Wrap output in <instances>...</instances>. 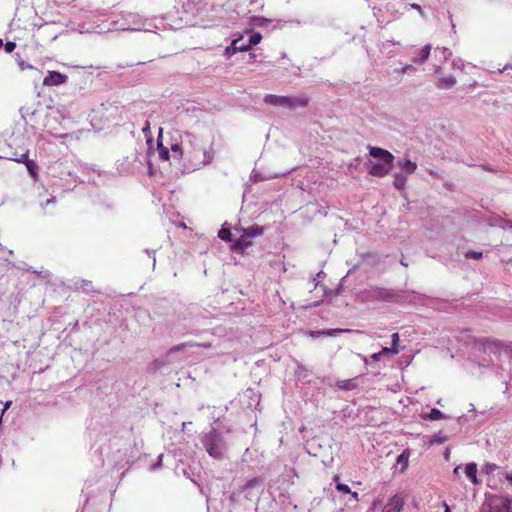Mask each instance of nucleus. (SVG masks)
I'll use <instances>...</instances> for the list:
<instances>
[{"instance_id": "obj_1", "label": "nucleus", "mask_w": 512, "mask_h": 512, "mask_svg": "<svg viewBox=\"0 0 512 512\" xmlns=\"http://www.w3.org/2000/svg\"><path fill=\"white\" fill-rule=\"evenodd\" d=\"M183 142L185 165L188 169L196 170L212 161L213 154L201 145L200 140L195 135L186 132L183 135Z\"/></svg>"}, {"instance_id": "obj_2", "label": "nucleus", "mask_w": 512, "mask_h": 512, "mask_svg": "<svg viewBox=\"0 0 512 512\" xmlns=\"http://www.w3.org/2000/svg\"><path fill=\"white\" fill-rule=\"evenodd\" d=\"M228 433L211 428L203 433L200 438L201 444L210 457L216 460H222L226 457L228 451Z\"/></svg>"}, {"instance_id": "obj_3", "label": "nucleus", "mask_w": 512, "mask_h": 512, "mask_svg": "<svg viewBox=\"0 0 512 512\" xmlns=\"http://www.w3.org/2000/svg\"><path fill=\"white\" fill-rule=\"evenodd\" d=\"M475 351L478 353L476 360L478 367H491L498 374L499 366L496 362L500 361L502 354L500 343L488 339L480 340L475 344Z\"/></svg>"}, {"instance_id": "obj_4", "label": "nucleus", "mask_w": 512, "mask_h": 512, "mask_svg": "<svg viewBox=\"0 0 512 512\" xmlns=\"http://www.w3.org/2000/svg\"><path fill=\"white\" fill-rule=\"evenodd\" d=\"M131 14L124 15H110L102 23L95 27L97 33H106L110 31H128V30H140L141 23L139 21L130 20Z\"/></svg>"}, {"instance_id": "obj_5", "label": "nucleus", "mask_w": 512, "mask_h": 512, "mask_svg": "<svg viewBox=\"0 0 512 512\" xmlns=\"http://www.w3.org/2000/svg\"><path fill=\"white\" fill-rule=\"evenodd\" d=\"M369 154L373 158L382 160V163H371L369 174L377 177H384L389 174L394 161L393 154L380 147H370Z\"/></svg>"}, {"instance_id": "obj_6", "label": "nucleus", "mask_w": 512, "mask_h": 512, "mask_svg": "<svg viewBox=\"0 0 512 512\" xmlns=\"http://www.w3.org/2000/svg\"><path fill=\"white\" fill-rule=\"evenodd\" d=\"M264 102L272 106L295 110L298 107H306L309 103V99L306 96L289 97L268 94L264 97Z\"/></svg>"}, {"instance_id": "obj_7", "label": "nucleus", "mask_w": 512, "mask_h": 512, "mask_svg": "<svg viewBox=\"0 0 512 512\" xmlns=\"http://www.w3.org/2000/svg\"><path fill=\"white\" fill-rule=\"evenodd\" d=\"M263 490V480L260 477H254L247 481L244 485L240 486L231 493L230 499L233 502L239 500L241 494L247 500H252L258 493Z\"/></svg>"}, {"instance_id": "obj_8", "label": "nucleus", "mask_w": 512, "mask_h": 512, "mask_svg": "<svg viewBox=\"0 0 512 512\" xmlns=\"http://www.w3.org/2000/svg\"><path fill=\"white\" fill-rule=\"evenodd\" d=\"M481 512H512V501L505 495L490 496L482 504Z\"/></svg>"}, {"instance_id": "obj_9", "label": "nucleus", "mask_w": 512, "mask_h": 512, "mask_svg": "<svg viewBox=\"0 0 512 512\" xmlns=\"http://www.w3.org/2000/svg\"><path fill=\"white\" fill-rule=\"evenodd\" d=\"M406 495L404 493H396L389 498L384 508L390 512H401L405 504Z\"/></svg>"}, {"instance_id": "obj_10", "label": "nucleus", "mask_w": 512, "mask_h": 512, "mask_svg": "<svg viewBox=\"0 0 512 512\" xmlns=\"http://www.w3.org/2000/svg\"><path fill=\"white\" fill-rule=\"evenodd\" d=\"M250 49V46L248 44V41H244L243 37H239L237 39H234L231 44L226 47L225 49V56L231 57L236 52H244L248 51Z\"/></svg>"}, {"instance_id": "obj_11", "label": "nucleus", "mask_w": 512, "mask_h": 512, "mask_svg": "<svg viewBox=\"0 0 512 512\" xmlns=\"http://www.w3.org/2000/svg\"><path fill=\"white\" fill-rule=\"evenodd\" d=\"M67 79V75H64L58 71H49L48 75L43 80V85L56 86L65 83Z\"/></svg>"}, {"instance_id": "obj_12", "label": "nucleus", "mask_w": 512, "mask_h": 512, "mask_svg": "<svg viewBox=\"0 0 512 512\" xmlns=\"http://www.w3.org/2000/svg\"><path fill=\"white\" fill-rule=\"evenodd\" d=\"M13 161H16L18 163H24L30 176L34 179L37 177L38 172V165L35 163V161L30 160L28 158V151L25 153H22L20 158H13Z\"/></svg>"}, {"instance_id": "obj_13", "label": "nucleus", "mask_w": 512, "mask_h": 512, "mask_svg": "<svg viewBox=\"0 0 512 512\" xmlns=\"http://www.w3.org/2000/svg\"><path fill=\"white\" fill-rule=\"evenodd\" d=\"M252 246V241L244 233L233 243L232 250L235 253L244 254L245 250Z\"/></svg>"}, {"instance_id": "obj_14", "label": "nucleus", "mask_w": 512, "mask_h": 512, "mask_svg": "<svg viewBox=\"0 0 512 512\" xmlns=\"http://www.w3.org/2000/svg\"><path fill=\"white\" fill-rule=\"evenodd\" d=\"M397 166L401 169V173H403L405 176L413 174L417 169V164L412 162L407 157L398 159Z\"/></svg>"}, {"instance_id": "obj_15", "label": "nucleus", "mask_w": 512, "mask_h": 512, "mask_svg": "<svg viewBox=\"0 0 512 512\" xmlns=\"http://www.w3.org/2000/svg\"><path fill=\"white\" fill-rule=\"evenodd\" d=\"M170 152L174 159H182L185 161V148L183 142V136H181L180 142H174L170 145Z\"/></svg>"}, {"instance_id": "obj_16", "label": "nucleus", "mask_w": 512, "mask_h": 512, "mask_svg": "<svg viewBox=\"0 0 512 512\" xmlns=\"http://www.w3.org/2000/svg\"><path fill=\"white\" fill-rule=\"evenodd\" d=\"M369 296L374 299L389 301L392 294L384 288H373L369 291Z\"/></svg>"}, {"instance_id": "obj_17", "label": "nucleus", "mask_w": 512, "mask_h": 512, "mask_svg": "<svg viewBox=\"0 0 512 512\" xmlns=\"http://www.w3.org/2000/svg\"><path fill=\"white\" fill-rule=\"evenodd\" d=\"M465 475L466 477L473 483L478 484L479 480L477 478V465L474 462L468 463L465 466Z\"/></svg>"}, {"instance_id": "obj_18", "label": "nucleus", "mask_w": 512, "mask_h": 512, "mask_svg": "<svg viewBox=\"0 0 512 512\" xmlns=\"http://www.w3.org/2000/svg\"><path fill=\"white\" fill-rule=\"evenodd\" d=\"M430 51H431V45H429V44L425 45L420 50L419 56L413 58V60H412L413 63H415V64H423V63H425L428 60V58H429Z\"/></svg>"}, {"instance_id": "obj_19", "label": "nucleus", "mask_w": 512, "mask_h": 512, "mask_svg": "<svg viewBox=\"0 0 512 512\" xmlns=\"http://www.w3.org/2000/svg\"><path fill=\"white\" fill-rule=\"evenodd\" d=\"M263 232L264 228L259 225H252L243 230V233L249 238L260 236Z\"/></svg>"}, {"instance_id": "obj_20", "label": "nucleus", "mask_w": 512, "mask_h": 512, "mask_svg": "<svg viewBox=\"0 0 512 512\" xmlns=\"http://www.w3.org/2000/svg\"><path fill=\"white\" fill-rule=\"evenodd\" d=\"M421 417L423 419L435 421V420L444 419L445 415L439 409L432 408L429 413L423 414V415H421Z\"/></svg>"}, {"instance_id": "obj_21", "label": "nucleus", "mask_w": 512, "mask_h": 512, "mask_svg": "<svg viewBox=\"0 0 512 512\" xmlns=\"http://www.w3.org/2000/svg\"><path fill=\"white\" fill-rule=\"evenodd\" d=\"M407 177L403 173H396L394 175L393 186L397 190H403L405 188Z\"/></svg>"}, {"instance_id": "obj_22", "label": "nucleus", "mask_w": 512, "mask_h": 512, "mask_svg": "<svg viewBox=\"0 0 512 512\" xmlns=\"http://www.w3.org/2000/svg\"><path fill=\"white\" fill-rule=\"evenodd\" d=\"M336 386L341 390H353L356 388V383L352 379L337 381Z\"/></svg>"}, {"instance_id": "obj_23", "label": "nucleus", "mask_w": 512, "mask_h": 512, "mask_svg": "<svg viewBox=\"0 0 512 512\" xmlns=\"http://www.w3.org/2000/svg\"><path fill=\"white\" fill-rule=\"evenodd\" d=\"M456 84V79L453 76L443 77L439 80L438 87L440 88H452Z\"/></svg>"}, {"instance_id": "obj_24", "label": "nucleus", "mask_w": 512, "mask_h": 512, "mask_svg": "<svg viewBox=\"0 0 512 512\" xmlns=\"http://www.w3.org/2000/svg\"><path fill=\"white\" fill-rule=\"evenodd\" d=\"M408 460H409V451L404 450L398 457H397V464L401 465V470H405L408 466Z\"/></svg>"}, {"instance_id": "obj_25", "label": "nucleus", "mask_w": 512, "mask_h": 512, "mask_svg": "<svg viewBox=\"0 0 512 512\" xmlns=\"http://www.w3.org/2000/svg\"><path fill=\"white\" fill-rule=\"evenodd\" d=\"M157 150L160 159L162 160H169L170 158V148L164 146L161 142L158 141L157 143Z\"/></svg>"}, {"instance_id": "obj_26", "label": "nucleus", "mask_w": 512, "mask_h": 512, "mask_svg": "<svg viewBox=\"0 0 512 512\" xmlns=\"http://www.w3.org/2000/svg\"><path fill=\"white\" fill-rule=\"evenodd\" d=\"M19 112L21 114V118L23 120H26V117L27 116H33L35 115L36 113V109L33 108L32 106H28V105H25V106H22L20 109H19Z\"/></svg>"}, {"instance_id": "obj_27", "label": "nucleus", "mask_w": 512, "mask_h": 512, "mask_svg": "<svg viewBox=\"0 0 512 512\" xmlns=\"http://www.w3.org/2000/svg\"><path fill=\"white\" fill-rule=\"evenodd\" d=\"M76 288L82 289L85 292H90L92 290V283L89 280H78L75 282Z\"/></svg>"}, {"instance_id": "obj_28", "label": "nucleus", "mask_w": 512, "mask_h": 512, "mask_svg": "<svg viewBox=\"0 0 512 512\" xmlns=\"http://www.w3.org/2000/svg\"><path fill=\"white\" fill-rule=\"evenodd\" d=\"M168 364H169V360L166 357L165 359H155L152 362L151 367L153 370L157 371V370H161L164 366H166Z\"/></svg>"}, {"instance_id": "obj_29", "label": "nucleus", "mask_w": 512, "mask_h": 512, "mask_svg": "<svg viewBox=\"0 0 512 512\" xmlns=\"http://www.w3.org/2000/svg\"><path fill=\"white\" fill-rule=\"evenodd\" d=\"M218 237L221 240H224V241H227V242H231L232 241V233H231V231L229 229L224 228V227L219 230Z\"/></svg>"}, {"instance_id": "obj_30", "label": "nucleus", "mask_w": 512, "mask_h": 512, "mask_svg": "<svg viewBox=\"0 0 512 512\" xmlns=\"http://www.w3.org/2000/svg\"><path fill=\"white\" fill-rule=\"evenodd\" d=\"M446 441H447V437L445 435H443L442 432H438V433L434 434L430 439L431 444H442Z\"/></svg>"}, {"instance_id": "obj_31", "label": "nucleus", "mask_w": 512, "mask_h": 512, "mask_svg": "<svg viewBox=\"0 0 512 512\" xmlns=\"http://www.w3.org/2000/svg\"><path fill=\"white\" fill-rule=\"evenodd\" d=\"M483 256V253L481 251H474V250H468L464 253V257L466 259H475L479 260Z\"/></svg>"}, {"instance_id": "obj_32", "label": "nucleus", "mask_w": 512, "mask_h": 512, "mask_svg": "<svg viewBox=\"0 0 512 512\" xmlns=\"http://www.w3.org/2000/svg\"><path fill=\"white\" fill-rule=\"evenodd\" d=\"M261 39L262 35L259 32H254L250 35L248 39V44L250 47L253 45H257L258 43H260Z\"/></svg>"}, {"instance_id": "obj_33", "label": "nucleus", "mask_w": 512, "mask_h": 512, "mask_svg": "<svg viewBox=\"0 0 512 512\" xmlns=\"http://www.w3.org/2000/svg\"><path fill=\"white\" fill-rule=\"evenodd\" d=\"M187 346H190V344H188V343H181V344H179V345H175V346L171 347V348L168 350V352H167V354H166V357H167V358H169V356H170L171 354H173V353H175V352H178V351H181V350H183V349H184L185 347H187Z\"/></svg>"}, {"instance_id": "obj_34", "label": "nucleus", "mask_w": 512, "mask_h": 512, "mask_svg": "<svg viewBox=\"0 0 512 512\" xmlns=\"http://www.w3.org/2000/svg\"><path fill=\"white\" fill-rule=\"evenodd\" d=\"M255 25L259 27H267L268 24L271 23L270 19L264 18V17H257L255 18Z\"/></svg>"}, {"instance_id": "obj_35", "label": "nucleus", "mask_w": 512, "mask_h": 512, "mask_svg": "<svg viewBox=\"0 0 512 512\" xmlns=\"http://www.w3.org/2000/svg\"><path fill=\"white\" fill-rule=\"evenodd\" d=\"M380 352L382 353V356L383 355H394V354H397L399 352V349L398 348H392V347H383Z\"/></svg>"}, {"instance_id": "obj_36", "label": "nucleus", "mask_w": 512, "mask_h": 512, "mask_svg": "<svg viewBox=\"0 0 512 512\" xmlns=\"http://www.w3.org/2000/svg\"><path fill=\"white\" fill-rule=\"evenodd\" d=\"M3 47H4V50L6 51V53H11L16 48V44H15V42L8 41L5 44L3 43Z\"/></svg>"}, {"instance_id": "obj_37", "label": "nucleus", "mask_w": 512, "mask_h": 512, "mask_svg": "<svg viewBox=\"0 0 512 512\" xmlns=\"http://www.w3.org/2000/svg\"><path fill=\"white\" fill-rule=\"evenodd\" d=\"M415 72H416V68L411 64L405 65L401 69V73H403V74H413Z\"/></svg>"}, {"instance_id": "obj_38", "label": "nucleus", "mask_w": 512, "mask_h": 512, "mask_svg": "<svg viewBox=\"0 0 512 512\" xmlns=\"http://www.w3.org/2000/svg\"><path fill=\"white\" fill-rule=\"evenodd\" d=\"M336 488L338 491L342 492V493H351V490H350V487L346 484H343V483H338L336 485Z\"/></svg>"}, {"instance_id": "obj_39", "label": "nucleus", "mask_w": 512, "mask_h": 512, "mask_svg": "<svg viewBox=\"0 0 512 512\" xmlns=\"http://www.w3.org/2000/svg\"><path fill=\"white\" fill-rule=\"evenodd\" d=\"M163 454H160L157 458V462L151 466V470L155 471L162 466Z\"/></svg>"}, {"instance_id": "obj_40", "label": "nucleus", "mask_w": 512, "mask_h": 512, "mask_svg": "<svg viewBox=\"0 0 512 512\" xmlns=\"http://www.w3.org/2000/svg\"><path fill=\"white\" fill-rule=\"evenodd\" d=\"M437 50H439V48ZM440 51H441L442 57L445 60H447L452 55V52L448 48L443 47L440 49Z\"/></svg>"}, {"instance_id": "obj_41", "label": "nucleus", "mask_w": 512, "mask_h": 512, "mask_svg": "<svg viewBox=\"0 0 512 512\" xmlns=\"http://www.w3.org/2000/svg\"><path fill=\"white\" fill-rule=\"evenodd\" d=\"M145 252H146V254L149 257H152V259H153V267H155V265H156V256H155L156 250H154V249H146Z\"/></svg>"}, {"instance_id": "obj_42", "label": "nucleus", "mask_w": 512, "mask_h": 512, "mask_svg": "<svg viewBox=\"0 0 512 512\" xmlns=\"http://www.w3.org/2000/svg\"><path fill=\"white\" fill-rule=\"evenodd\" d=\"M392 348H398V342H399V335L398 333L392 334Z\"/></svg>"}, {"instance_id": "obj_43", "label": "nucleus", "mask_w": 512, "mask_h": 512, "mask_svg": "<svg viewBox=\"0 0 512 512\" xmlns=\"http://www.w3.org/2000/svg\"><path fill=\"white\" fill-rule=\"evenodd\" d=\"M411 8H412V9H415V10H417V11H419V13H420V15H421L422 17H424V16H425V14H424V12H423V10H422V8H421V6H420V5L415 4V3H414V4H411Z\"/></svg>"}, {"instance_id": "obj_44", "label": "nucleus", "mask_w": 512, "mask_h": 512, "mask_svg": "<svg viewBox=\"0 0 512 512\" xmlns=\"http://www.w3.org/2000/svg\"><path fill=\"white\" fill-rule=\"evenodd\" d=\"M340 332H342V330H340V329H332V330L323 331L322 334L333 335L335 333H340Z\"/></svg>"}, {"instance_id": "obj_45", "label": "nucleus", "mask_w": 512, "mask_h": 512, "mask_svg": "<svg viewBox=\"0 0 512 512\" xmlns=\"http://www.w3.org/2000/svg\"><path fill=\"white\" fill-rule=\"evenodd\" d=\"M382 357V353L381 352H378V353H374L372 354L371 358L373 361H379Z\"/></svg>"}, {"instance_id": "obj_46", "label": "nucleus", "mask_w": 512, "mask_h": 512, "mask_svg": "<svg viewBox=\"0 0 512 512\" xmlns=\"http://www.w3.org/2000/svg\"><path fill=\"white\" fill-rule=\"evenodd\" d=\"M56 203V198L55 197H51L49 199L46 200L45 202V205H50V204H55Z\"/></svg>"}, {"instance_id": "obj_47", "label": "nucleus", "mask_w": 512, "mask_h": 512, "mask_svg": "<svg viewBox=\"0 0 512 512\" xmlns=\"http://www.w3.org/2000/svg\"><path fill=\"white\" fill-rule=\"evenodd\" d=\"M12 402L8 401L5 403L4 408L2 409L1 413L2 415L5 413V411L11 406Z\"/></svg>"}, {"instance_id": "obj_48", "label": "nucleus", "mask_w": 512, "mask_h": 512, "mask_svg": "<svg viewBox=\"0 0 512 512\" xmlns=\"http://www.w3.org/2000/svg\"><path fill=\"white\" fill-rule=\"evenodd\" d=\"M486 467L490 471H493L498 468V466L496 464H487Z\"/></svg>"}, {"instance_id": "obj_49", "label": "nucleus", "mask_w": 512, "mask_h": 512, "mask_svg": "<svg viewBox=\"0 0 512 512\" xmlns=\"http://www.w3.org/2000/svg\"><path fill=\"white\" fill-rule=\"evenodd\" d=\"M460 469H461V466L455 467L454 470H453V475L454 476H459L460 475Z\"/></svg>"}, {"instance_id": "obj_50", "label": "nucleus", "mask_w": 512, "mask_h": 512, "mask_svg": "<svg viewBox=\"0 0 512 512\" xmlns=\"http://www.w3.org/2000/svg\"><path fill=\"white\" fill-rule=\"evenodd\" d=\"M505 479L512 485V474L506 473Z\"/></svg>"}, {"instance_id": "obj_51", "label": "nucleus", "mask_w": 512, "mask_h": 512, "mask_svg": "<svg viewBox=\"0 0 512 512\" xmlns=\"http://www.w3.org/2000/svg\"><path fill=\"white\" fill-rule=\"evenodd\" d=\"M21 154L14 152L11 156L7 157L9 160H13V158H20Z\"/></svg>"}, {"instance_id": "obj_52", "label": "nucleus", "mask_w": 512, "mask_h": 512, "mask_svg": "<svg viewBox=\"0 0 512 512\" xmlns=\"http://www.w3.org/2000/svg\"><path fill=\"white\" fill-rule=\"evenodd\" d=\"M149 129H150V127H149V123H148V122H146V126H145V127H143V129H142V130H143V132H144L145 134H147V132L149 131Z\"/></svg>"}, {"instance_id": "obj_53", "label": "nucleus", "mask_w": 512, "mask_h": 512, "mask_svg": "<svg viewBox=\"0 0 512 512\" xmlns=\"http://www.w3.org/2000/svg\"><path fill=\"white\" fill-rule=\"evenodd\" d=\"M386 44H396V42L394 40H387L385 43H383V46H385Z\"/></svg>"}, {"instance_id": "obj_54", "label": "nucleus", "mask_w": 512, "mask_h": 512, "mask_svg": "<svg viewBox=\"0 0 512 512\" xmlns=\"http://www.w3.org/2000/svg\"><path fill=\"white\" fill-rule=\"evenodd\" d=\"M201 347H204V348H208L210 347L211 345L209 343H204V344H201L200 345Z\"/></svg>"}, {"instance_id": "obj_55", "label": "nucleus", "mask_w": 512, "mask_h": 512, "mask_svg": "<svg viewBox=\"0 0 512 512\" xmlns=\"http://www.w3.org/2000/svg\"><path fill=\"white\" fill-rule=\"evenodd\" d=\"M444 506H445V512H450V508L446 503L444 504Z\"/></svg>"}, {"instance_id": "obj_56", "label": "nucleus", "mask_w": 512, "mask_h": 512, "mask_svg": "<svg viewBox=\"0 0 512 512\" xmlns=\"http://www.w3.org/2000/svg\"><path fill=\"white\" fill-rule=\"evenodd\" d=\"M152 141H153V139H152L151 137H149V138L147 139V143H148L149 145L152 143Z\"/></svg>"}, {"instance_id": "obj_57", "label": "nucleus", "mask_w": 512, "mask_h": 512, "mask_svg": "<svg viewBox=\"0 0 512 512\" xmlns=\"http://www.w3.org/2000/svg\"><path fill=\"white\" fill-rule=\"evenodd\" d=\"M352 496H353L355 499H357V497H358V493H357V492H353V493H352Z\"/></svg>"}, {"instance_id": "obj_58", "label": "nucleus", "mask_w": 512, "mask_h": 512, "mask_svg": "<svg viewBox=\"0 0 512 512\" xmlns=\"http://www.w3.org/2000/svg\"><path fill=\"white\" fill-rule=\"evenodd\" d=\"M183 474H184L185 476L189 477V474H188V472H187V470H186V469H183Z\"/></svg>"}, {"instance_id": "obj_59", "label": "nucleus", "mask_w": 512, "mask_h": 512, "mask_svg": "<svg viewBox=\"0 0 512 512\" xmlns=\"http://www.w3.org/2000/svg\"><path fill=\"white\" fill-rule=\"evenodd\" d=\"M401 264H402L403 266H407V265H408V264L406 263V261H403V260H401Z\"/></svg>"}, {"instance_id": "obj_60", "label": "nucleus", "mask_w": 512, "mask_h": 512, "mask_svg": "<svg viewBox=\"0 0 512 512\" xmlns=\"http://www.w3.org/2000/svg\"><path fill=\"white\" fill-rule=\"evenodd\" d=\"M249 57L252 59V58H254V57H255V54H254V53H250V54H249Z\"/></svg>"}, {"instance_id": "obj_61", "label": "nucleus", "mask_w": 512, "mask_h": 512, "mask_svg": "<svg viewBox=\"0 0 512 512\" xmlns=\"http://www.w3.org/2000/svg\"><path fill=\"white\" fill-rule=\"evenodd\" d=\"M3 47V41L0 39V49Z\"/></svg>"}, {"instance_id": "obj_62", "label": "nucleus", "mask_w": 512, "mask_h": 512, "mask_svg": "<svg viewBox=\"0 0 512 512\" xmlns=\"http://www.w3.org/2000/svg\"><path fill=\"white\" fill-rule=\"evenodd\" d=\"M448 15H449V19L452 21V14L449 12Z\"/></svg>"}, {"instance_id": "obj_63", "label": "nucleus", "mask_w": 512, "mask_h": 512, "mask_svg": "<svg viewBox=\"0 0 512 512\" xmlns=\"http://www.w3.org/2000/svg\"><path fill=\"white\" fill-rule=\"evenodd\" d=\"M471 406H472V407H470V410L475 411L474 406H473V405H471Z\"/></svg>"}, {"instance_id": "obj_64", "label": "nucleus", "mask_w": 512, "mask_h": 512, "mask_svg": "<svg viewBox=\"0 0 512 512\" xmlns=\"http://www.w3.org/2000/svg\"><path fill=\"white\" fill-rule=\"evenodd\" d=\"M471 406H472V407H470V410L475 411L474 406H473V405H471Z\"/></svg>"}]
</instances>
